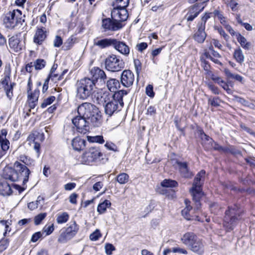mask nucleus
Segmentation results:
<instances>
[{
	"label": "nucleus",
	"mask_w": 255,
	"mask_h": 255,
	"mask_svg": "<svg viewBox=\"0 0 255 255\" xmlns=\"http://www.w3.org/2000/svg\"><path fill=\"white\" fill-rule=\"evenodd\" d=\"M11 68L9 64L6 65L4 71V77L0 82V89H3L7 97L11 99L13 96V87L15 85L10 82Z\"/></svg>",
	"instance_id": "1a4fd4ad"
},
{
	"label": "nucleus",
	"mask_w": 255,
	"mask_h": 255,
	"mask_svg": "<svg viewBox=\"0 0 255 255\" xmlns=\"http://www.w3.org/2000/svg\"><path fill=\"white\" fill-rule=\"evenodd\" d=\"M209 102L212 106L217 107L220 105V100L217 97L212 99H209Z\"/></svg>",
	"instance_id": "69168bd1"
},
{
	"label": "nucleus",
	"mask_w": 255,
	"mask_h": 255,
	"mask_svg": "<svg viewBox=\"0 0 255 255\" xmlns=\"http://www.w3.org/2000/svg\"><path fill=\"white\" fill-rule=\"evenodd\" d=\"M27 94L28 101L30 107L29 112H30V110L33 109L37 105L39 95V90L38 89H36L33 92H29V93Z\"/></svg>",
	"instance_id": "aec40b11"
},
{
	"label": "nucleus",
	"mask_w": 255,
	"mask_h": 255,
	"mask_svg": "<svg viewBox=\"0 0 255 255\" xmlns=\"http://www.w3.org/2000/svg\"><path fill=\"white\" fill-rule=\"evenodd\" d=\"M86 141L80 137H75L72 141V146L75 150H83L85 147Z\"/></svg>",
	"instance_id": "c756f323"
},
{
	"label": "nucleus",
	"mask_w": 255,
	"mask_h": 255,
	"mask_svg": "<svg viewBox=\"0 0 255 255\" xmlns=\"http://www.w3.org/2000/svg\"><path fill=\"white\" fill-rule=\"evenodd\" d=\"M69 218V214L67 212L59 213L56 215V221L58 224L66 223Z\"/></svg>",
	"instance_id": "f704fd0d"
},
{
	"label": "nucleus",
	"mask_w": 255,
	"mask_h": 255,
	"mask_svg": "<svg viewBox=\"0 0 255 255\" xmlns=\"http://www.w3.org/2000/svg\"><path fill=\"white\" fill-rule=\"evenodd\" d=\"M105 65L107 70L113 72H119L125 67L123 59L115 54L110 55L106 58Z\"/></svg>",
	"instance_id": "6e6552de"
},
{
	"label": "nucleus",
	"mask_w": 255,
	"mask_h": 255,
	"mask_svg": "<svg viewBox=\"0 0 255 255\" xmlns=\"http://www.w3.org/2000/svg\"><path fill=\"white\" fill-rule=\"evenodd\" d=\"M103 154L98 147H91L81 155L80 158V162L85 164L90 165L100 160Z\"/></svg>",
	"instance_id": "0eeeda50"
},
{
	"label": "nucleus",
	"mask_w": 255,
	"mask_h": 255,
	"mask_svg": "<svg viewBox=\"0 0 255 255\" xmlns=\"http://www.w3.org/2000/svg\"><path fill=\"white\" fill-rule=\"evenodd\" d=\"M101 236V234L99 230L97 229L94 232L92 233L90 236V239L91 241H97Z\"/></svg>",
	"instance_id": "3c124183"
},
{
	"label": "nucleus",
	"mask_w": 255,
	"mask_h": 255,
	"mask_svg": "<svg viewBox=\"0 0 255 255\" xmlns=\"http://www.w3.org/2000/svg\"><path fill=\"white\" fill-rule=\"evenodd\" d=\"M63 43L61 37L58 35L56 36L54 40V46L55 47H60Z\"/></svg>",
	"instance_id": "13d9d810"
},
{
	"label": "nucleus",
	"mask_w": 255,
	"mask_h": 255,
	"mask_svg": "<svg viewBox=\"0 0 255 255\" xmlns=\"http://www.w3.org/2000/svg\"><path fill=\"white\" fill-rule=\"evenodd\" d=\"M117 4L111 12L112 18L117 22L125 21L128 18V15L126 7L129 3V0H115Z\"/></svg>",
	"instance_id": "39448f33"
},
{
	"label": "nucleus",
	"mask_w": 255,
	"mask_h": 255,
	"mask_svg": "<svg viewBox=\"0 0 255 255\" xmlns=\"http://www.w3.org/2000/svg\"><path fill=\"white\" fill-rule=\"evenodd\" d=\"M134 80L133 73L129 70H124L121 75V82L124 86L129 87L132 85Z\"/></svg>",
	"instance_id": "2eb2a0df"
},
{
	"label": "nucleus",
	"mask_w": 255,
	"mask_h": 255,
	"mask_svg": "<svg viewBox=\"0 0 255 255\" xmlns=\"http://www.w3.org/2000/svg\"><path fill=\"white\" fill-rule=\"evenodd\" d=\"M47 214L46 213H40L36 216L34 218V223L36 225H39L41 221L46 217Z\"/></svg>",
	"instance_id": "49530a36"
},
{
	"label": "nucleus",
	"mask_w": 255,
	"mask_h": 255,
	"mask_svg": "<svg viewBox=\"0 0 255 255\" xmlns=\"http://www.w3.org/2000/svg\"><path fill=\"white\" fill-rule=\"evenodd\" d=\"M190 201L185 200V207L182 210V216L187 220L197 219L198 218V212L200 210L196 209V206L194 209L190 205Z\"/></svg>",
	"instance_id": "9b49d317"
},
{
	"label": "nucleus",
	"mask_w": 255,
	"mask_h": 255,
	"mask_svg": "<svg viewBox=\"0 0 255 255\" xmlns=\"http://www.w3.org/2000/svg\"><path fill=\"white\" fill-rule=\"evenodd\" d=\"M101 113H84L81 115L78 113V115L72 120V123L76 127L77 131L86 134L89 132V123L91 122L94 127H99L102 122Z\"/></svg>",
	"instance_id": "f03ea898"
},
{
	"label": "nucleus",
	"mask_w": 255,
	"mask_h": 255,
	"mask_svg": "<svg viewBox=\"0 0 255 255\" xmlns=\"http://www.w3.org/2000/svg\"><path fill=\"white\" fill-rule=\"evenodd\" d=\"M203 140H205L204 141V146L205 147V145L208 146L213 141V140L209 136L206 135V134L204 133L202 137Z\"/></svg>",
	"instance_id": "bf43d9fd"
},
{
	"label": "nucleus",
	"mask_w": 255,
	"mask_h": 255,
	"mask_svg": "<svg viewBox=\"0 0 255 255\" xmlns=\"http://www.w3.org/2000/svg\"><path fill=\"white\" fill-rule=\"evenodd\" d=\"M48 77L54 82H56V80H60L62 79L61 76H59L54 73H50Z\"/></svg>",
	"instance_id": "338daca9"
},
{
	"label": "nucleus",
	"mask_w": 255,
	"mask_h": 255,
	"mask_svg": "<svg viewBox=\"0 0 255 255\" xmlns=\"http://www.w3.org/2000/svg\"><path fill=\"white\" fill-rule=\"evenodd\" d=\"M212 148L218 150L222 149V147L214 141H213L209 145H205V149L207 150H210Z\"/></svg>",
	"instance_id": "09e8293b"
},
{
	"label": "nucleus",
	"mask_w": 255,
	"mask_h": 255,
	"mask_svg": "<svg viewBox=\"0 0 255 255\" xmlns=\"http://www.w3.org/2000/svg\"><path fill=\"white\" fill-rule=\"evenodd\" d=\"M129 180V176L126 173H122L119 174L116 177V180L120 184H124L127 183Z\"/></svg>",
	"instance_id": "58836bf2"
},
{
	"label": "nucleus",
	"mask_w": 255,
	"mask_h": 255,
	"mask_svg": "<svg viewBox=\"0 0 255 255\" xmlns=\"http://www.w3.org/2000/svg\"><path fill=\"white\" fill-rule=\"evenodd\" d=\"M35 70H41L43 68L46 64V62L43 59H37L33 63Z\"/></svg>",
	"instance_id": "79ce46f5"
},
{
	"label": "nucleus",
	"mask_w": 255,
	"mask_h": 255,
	"mask_svg": "<svg viewBox=\"0 0 255 255\" xmlns=\"http://www.w3.org/2000/svg\"><path fill=\"white\" fill-rule=\"evenodd\" d=\"M176 163L182 176L185 178H190L192 176L191 172L188 169V164L186 162L177 161Z\"/></svg>",
	"instance_id": "5701e85b"
},
{
	"label": "nucleus",
	"mask_w": 255,
	"mask_h": 255,
	"mask_svg": "<svg viewBox=\"0 0 255 255\" xmlns=\"http://www.w3.org/2000/svg\"><path fill=\"white\" fill-rule=\"evenodd\" d=\"M124 24L120 22L114 20L112 18H104L102 20V26L105 31H117L122 28Z\"/></svg>",
	"instance_id": "f8f14e48"
},
{
	"label": "nucleus",
	"mask_w": 255,
	"mask_h": 255,
	"mask_svg": "<svg viewBox=\"0 0 255 255\" xmlns=\"http://www.w3.org/2000/svg\"><path fill=\"white\" fill-rule=\"evenodd\" d=\"M9 45L14 52H19L24 47V42L20 35H16L9 39Z\"/></svg>",
	"instance_id": "ddd939ff"
},
{
	"label": "nucleus",
	"mask_w": 255,
	"mask_h": 255,
	"mask_svg": "<svg viewBox=\"0 0 255 255\" xmlns=\"http://www.w3.org/2000/svg\"><path fill=\"white\" fill-rule=\"evenodd\" d=\"M241 211L237 206L229 207L228 210L226 212L224 220V226L228 231L234 229L237 225L238 222L240 220L239 218L241 215Z\"/></svg>",
	"instance_id": "423d86ee"
},
{
	"label": "nucleus",
	"mask_w": 255,
	"mask_h": 255,
	"mask_svg": "<svg viewBox=\"0 0 255 255\" xmlns=\"http://www.w3.org/2000/svg\"><path fill=\"white\" fill-rule=\"evenodd\" d=\"M113 47L119 53L125 56H128L129 53V46L125 42L117 39L114 38Z\"/></svg>",
	"instance_id": "dca6fc26"
},
{
	"label": "nucleus",
	"mask_w": 255,
	"mask_h": 255,
	"mask_svg": "<svg viewBox=\"0 0 255 255\" xmlns=\"http://www.w3.org/2000/svg\"><path fill=\"white\" fill-rule=\"evenodd\" d=\"M191 195L193 198V201H194L195 205L196 206V209L200 210L201 204L200 203V199L202 197L203 193L202 191V187H199V186L194 188V186H192V187L190 190Z\"/></svg>",
	"instance_id": "a211bd4d"
},
{
	"label": "nucleus",
	"mask_w": 255,
	"mask_h": 255,
	"mask_svg": "<svg viewBox=\"0 0 255 255\" xmlns=\"http://www.w3.org/2000/svg\"><path fill=\"white\" fill-rule=\"evenodd\" d=\"M178 185L177 181L172 179H164L161 182V186L163 187H175Z\"/></svg>",
	"instance_id": "4c0bfd02"
},
{
	"label": "nucleus",
	"mask_w": 255,
	"mask_h": 255,
	"mask_svg": "<svg viewBox=\"0 0 255 255\" xmlns=\"http://www.w3.org/2000/svg\"><path fill=\"white\" fill-rule=\"evenodd\" d=\"M55 100L54 96H50L45 99L41 105V107L43 108L46 107L47 106L51 104Z\"/></svg>",
	"instance_id": "c03bdc74"
},
{
	"label": "nucleus",
	"mask_w": 255,
	"mask_h": 255,
	"mask_svg": "<svg viewBox=\"0 0 255 255\" xmlns=\"http://www.w3.org/2000/svg\"><path fill=\"white\" fill-rule=\"evenodd\" d=\"M99 108L90 103L85 102L77 107V112H94Z\"/></svg>",
	"instance_id": "cd10ccee"
},
{
	"label": "nucleus",
	"mask_w": 255,
	"mask_h": 255,
	"mask_svg": "<svg viewBox=\"0 0 255 255\" xmlns=\"http://www.w3.org/2000/svg\"><path fill=\"white\" fill-rule=\"evenodd\" d=\"M105 248L106 253L108 255H111L112 254V252L115 249L114 246L111 244H107L105 245Z\"/></svg>",
	"instance_id": "6e6d98bb"
},
{
	"label": "nucleus",
	"mask_w": 255,
	"mask_h": 255,
	"mask_svg": "<svg viewBox=\"0 0 255 255\" xmlns=\"http://www.w3.org/2000/svg\"><path fill=\"white\" fill-rule=\"evenodd\" d=\"M229 85L233 87L232 84L230 82H226L225 81L220 85L228 94H231L232 93V90L229 88Z\"/></svg>",
	"instance_id": "de8ad7c7"
},
{
	"label": "nucleus",
	"mask_w": 255,
	"mask_h": 255,
	"mask_svg": "<svg viewBox=\"0 0 255 255\" xmlns=\"http://www.w3.org/2000/svg\"><path fill=\"white\" fill-rule=\"evenodd\" d=\"M0 145L2 152H5L9 147V142L7 138H0Z\"/></svg>",
	"instance_id": "a19ab883"
},
{
	"label": "nucleus",
	"mask_w": 255,
	"mask_h": 255,
	"mask_svg": "<svg viewBox=\"0 0 255 255\" xmlns=\"http://www.w3.org/2000/svg\"><path fill=\"white\" fill-rule=\"evenodd\" d=\"M105 146L110 150L117 151L118 147L115 144L112 142H107L105 144Z\"/></svg>",
	"instance_id": "5fc2aeb1"
},
{
	"label": "nucleus",
	"mask_w": 255,
	"mask_h": 255,
	"mask_svg": "<svg viewBox=\"0 0 255 255\" xmlns=\"http://www.w3.org/2000/svg\"><path fill=\"white\" fill-rule=\"evenodd\" d=\"M153 88L152 85H148L145 89V92L146 95L150 98H153L154 96V92L153 90Z\"/></svg>",
	"instance_id": "864d4df0"
},
{
	"label": "nucleus",
	"mask_w": 255,
	"mask_h": 255,
	"mask_svg": "<svg viewBox=\"0 0 255 255\" xmlns=\"http://www.w3.org/2000/svg\"><path fill=\"white\" fill-rule=\"evenodd\" d=\"M147 44L146 42H141L136 45V49L139 52H142L147 47Z\"/></svg>",
	"instance_id": "052dcab7"
},
{
	"label": "nucleus",
	"mask_w": 255,
	"mask_h": 255,
	"mask_svg": "<svg viewBox=\"0 0 255 255\" xmlns=\"http://www.w3.org/2000/svg\"><path fill=\"white\" fill-rule=\"evenodd\" d=\"M107 86L111 92L115 93L116 95L120 88V83L119 80L112 78L107 81Z\"/></svg>",
	"instance_id": "c85d7f7f"
},
{
	"label": "nucleus",
	"mask_w": 255,
	"mask_h": 255,
	"mask_svg": "<svg viewBox=\"0 0 255 255\" xmlns=\"http://www.w3.org/2000/svg\"><path fill=\"white\" fill-rule=\"evenodd\" d=\"M91 74L95 81L98 79L104 80L106 78V75L105 72L98 67L93 68L91 71Z\"/></svg>",
	"instance_id": "7c9ffc66"
},
{
	"label": "nucleus",
	"mask_w": 255,
	"mask_h": 255,
	"mask_svg": "<svg viewBox=\"0 0 255 255\" xmlns=\"http://www.w3.org/2000/svg\"><path fill=\"white\" fill-rule=\"evenodd\" d=\"M78 194L75 193H73L69 196V202L73 204H77V198L78 197Z\"/></svg>",
	"instance_id": "774afa93"
},
{
	"label": "nucleus",
	"mask_w": 255,
	"mask_h": 255,
	"mask_svg": "<svg viewBox=\"0 0 255 255\" xmlns=\"http://www.w3.org/2000/svg\"><path fill=\"white\" fill-rule=\"evenodd\" d=\"M172 252L174 253H179L184 255H187L188 252L184 248H181L178 246L174 247L172 249Z\"/></svg>",
	"instance_id": "603ef678"
},
{
	"label": "nucleus",
	"mask_w": 255,
	"mask_h": 255,
	"mask_svg": "<svg viewBox=\"0 0 255 255\" xmlns=\"http://www.w3.org/2000/svg\"><path fill=\"white\" fill-rule=\"evenodd\" d=\"M237 39L241 46L245 50H249L251 47L252 44L250 42L247 41L246 38L240 33L236 34Z\"/></svg>",
	"instance_id": "473e14b6"
},
{
	"label": "nucleus",
	"mask_w": 255,
	"mask_h": 255,
	"mask_svg": "<svg viewBox=\"0 0 255 255\" xmlns=\"http://www.w3.org/2000/svg\"><path fill=\"white\" fill-rule=\"evenodd\" d=\"M205 175V171L203 170L200 171L196 175L194 179V182L193 183V186L196 188L197 186L199 187H202L204 180V177Z\"/></svg>",
	"instance_id": "2f4dec72"
},
{
	"label": "nucleus",
	"mask_w": 255,
	"mask_h": 255,
	"mask_svg": "<svg viewBox=\"0 0 255 255\" xmlns=\"http://www.w3.org/2000/svg\"><path fill=\"white\" fill-rule=\"evenodd\" d=\"M114 38L95 39L94 40V45L100 48L104 49L110 46H113Z\"/></svg>",
	"instance_id": "4be33fe9"
},
{
	"label": "nucleus",
	"mask_w": 255,
	"mask_h": 255,
	"mask_svg": "<svg viewBox=\"0 0 255 255\" xmlns=\"http://www.w3.org/2000/svg\"><path fill=\"white\" fill-rule=\"evenodd\" d=\"M42 236V233L40 232H37L34 233L31 237V241L33 243L37 242Z\"/></svg>",
	"instance_id": "0e129e2a"
},
{
	"label": "nucleus",
	"mask_w": 255,
	"mask_h": 255,
	"mask_svg": "<svg viewBox=\"0 0 255 255\" xmlns=\"http://www.w3.org/2000/svg\"><path fill=\"white\" fill-rule=\"evenodd\" d=\"M46 37L44 28H38L34 36V42L41 44Z\"/></svg>",
	"instance_id": "a878e982"
},
{
	"label": "nucleus",
	"mask_w": 255,
	"mask_h": 255,
	"mask_svg": "<svg viewBox=\"0 0 255 255\" xmlns=\"http://www.w3.org/2000/svg\"><path fill=\"white\" fill-rule=\"evenodd\" d=\"M68 226L59 236L58 241L61 244L66 243L73 238L77 234L79 228L75 221L69 223Z\"/></svg>",
	"instance_id": "9d476101"
},
{
	"label": "nucleus",
	"mask_w": 255,
	"mask_h": 255,
	"mask_svg": "<svg viewBox=\"0 0 255 255\" xmlns=\"http://www.w3.org/2000/svg\"><path fill=\"white\" fill-rule=\"evenodd\" d=\"M42 137V135H40L38 132H35L32 133L29 135L27 137V141L29 142H33V143L36 142V139L39 137Z\"/></svg>",
	"instance_id": "a18cd8bd"
},
{
	"label": "nucleus",
	"mask_w": 255,
	"mask_h": 255,
	"mask_svg": "<svg viewBox=\"0 0 255 255\" xmlns=\"http://www.w3.org/2000/svg\"><path fill=\"white\" fill-rule=\"evenodd\" d=\"M134 66L135 70L136 73L138 77L140 72L141 69V63L138 59L134 60Z\"/></svg>",
	"instance_id": "8fccbe9b"
},
{
	"label": "nucleus",
	"mask_w": 255,
	"mask_h": 255,
	"mask_svg": "<svg viewBox=\"0 0 255 255\" xmlns=\"http://www.w3.org/2000/svg\"><path fill=\"white\" fill-rule=\"evenodd\" d=\"M198 30L194 34V38L198 43H203L206 37V33L205 32V28L201 25V26H197Z\"/></svg>",
	"instance_id": "393cba45"
},
{
	"label": "nucleus",
	"mask_w": 255,
	"mask_h": 255,
	"mask_svg": "<svg viewBox=\"0 0 255 255\" xmlns=\"http://www.w3.org/2000/svg\"><path fill=\"white\" fill-rule=\"evenodd\" d=\"M184 122L183 119L178 120V118H175L174 119V123L176 125V127L181 131L183 130L184 127L182 126V123Z\"/></svg>",
	"instance_id": "4d7b16f0"
},
{
	"label": "nucleus",
	"mask_w": 255,
	"mask_h": 255,
	"mask_svg": "<svg viewBox=\"0 0 255 255\" xmlns=\"http://www.w3.org/2000/svg\"><path fill=\"white\" fill-rule=\"evenodd\" d=\"M12 193L10 185L5 181L0 182V194L3 196H9Z\"/></svg>",
	"instance_id": "bb28decb"
},
{
	"label": "nucleus",
	"mask_w": 255,
	"mask_h": 255,
	"mask_svg": "<svg viewBox=\"0 0 255 255\" xmlns=\"http://www.w3.org/2000/svg\"><path fill=\"white\" fill-rule=\"evenodd\" d=\"M19 160L24 164L16 161L14 162L13 167H5L3 170L2 177L4 179L12 182L22 180L23 184L24 185L28 180L30 170L25 166V164H27V157L25 156H20Z\"/></svg>",
	"instance_id": "f257e3e1"
},
{
	"label": "nucleus",
	"mask_w": 255,
	"mask_h": 255,
	"mask_svg": "<svg viewBox=\"0 0 255 255\" xmlns=\"http://www.w3.org/2000/svg\"><path fill=\"white\" fill-rule=\"evenodd\" d=\"M234 58L237 62L242 65L245 60V56L243 54L242 50L240 48L235 49L233 53Z\"/></svg>",
	"instance_id": "72a5a7b5"
},
{
	"label": "nucleus",
	"mask_w": 255,
	"mask_h": 255,
	"mask_svg": "<svg viewBox=\"0 0 255 255\" xmlns=\"http://www.w3.org/2000/svg\"><path fill=\"white\" fill-rule=\"evenodd\" d=\"M34 66L32 62H30L27 64H26L25 66L24 69L21 70L22 72H26L28 73H31Z\"/></svg>",
	"instance_id": "e2e57ef3"
},
{
	"label": "nucleus",
	"mask_w": 255,
	"mask_h": 255,
	"mask_svg": "<svg viewBox=\"0 0 255 255\" xmlns=\"http://www.w3.org/2000/svg\"><path fill=\"white\" fill-rule=\"evenodd\" d=\"M2 19L4 26L10 29L22 25L24 21L21 11L18 9H14L5 13L2 16Z\"/></svg>",
	"instance_id": "20e7f679"
},
{
	"label": "nucleus",
	"mask_w": 255,
	"mask_h": 255,
	"mask_svg": "<svg viewBox=\"0 0 255 255\" xmlns=\"http://www.w3.org/2000/svg\"><path fill=\"white\" fill-rule=\"evenodd\" d=\"M77 97L85 100L95 92V81L85 78L77 82L76 84Z\"/></svg>",
	"instance_id": "7ed1b4c3"
},
{
	"label": "nucleus",
	"mask_w": 255,
	"mask_h": 255,
	"mask_svg": "<svg viewBox=\"0 0 255 255\" xmlns=\"http://www.w3.org/2000/svg\"><path fill=\"white\" fill-rule=\"evenodd\" d=\"M87 140L90 142H96L102 144L105 141L102 135H96L94 136H87Z\"/></svg>",
	"instance_id": "ea45409f"
},
{
	"label": "nucleus",
	"mask_w": 255,
	"mask_h": 255,
	"mask_svg": "<svg viewBox=\"0 0 255 255\" xmlns=\"http://www.w3.org/2000/svg\"><path fill=\"white\" fill-rule=\"evenodd\" d=\"M224 73L228 78L234 79L239 82L243 83L244 78L237 74H233L228 69H224Z\"/></svg>",
	"instance_id": "e433bc0d"
},
{
	"label": "nucleus",
	"mask_w": 255,
	"mask_h": 255,
	"mask_svg": "<svg viewBox=\"0 0 255 255\" xmlns=\"http://www.w3.org/2000/svg\"><path fill=\"white\" fill-rule=\"evenodd\" d=\"M211 12H206L204 16L201 18V21L199 22L197 26H201V25L203 26V28H205V25L207 20L211 17Z\"/></svg>",
	"instance_id": "37998d69"
},
{
	"label": "nucleus",
	"mask_w": 255,
	"mask_h": 255,
	"mask_svg": "<svg viewBox=\"0 0 255 255\" xmlns=\"http://www.w3.org/2000/svg\"><path fill=\"white\" fill-rule=\"evenodd\" d=\"M105 98L103 96H102L100 99V102L103 103V106L105 107V112H116L118 110V102L116 100H114L111 102H109L106 104Z\"/></svg>",
	"instance_id": "b1692460"
},
{
	"label": "nucleus",
	"mask_w": 255,
	"mask_h": 255,
	"mask_svg": "<svg viewBox=\"0 0 255 255\" xmlns=\"http://www.w3.org/2000/svg\"><path fill=\"white\" fill-rule=\"evenodd\" d=\"M198 238L194 233L187 232L182 236L181 241L184 245L189 249Z\"/></svg>",
	"instance_id": "6ab92c4d"
},
{
	"label": "nucleus",
	"mask_w": 255,
	"mask_h": 255,
	"mask_svg": "<svg viewBox=\"0 0 255 255\" xmlns=\"http://www.w3.org/2000/svg\"><path fill=\"white\" fill-rule=\"evenodd\" d=\"M189 249L193 253L198 255H203L204 254L205 250V243L202 239L198 238L194 242Z\"/></svg>",
	"instance_id": "f3484780"
},
{
	"label": "nucleus",
	"mask_w": 255,
	"mask_h": 255,
	"mask_svg": "<svg viewBox=\"0 0 255 255\" xmlns=\"http://www.w3.org/2000/svg\"><path fill=\"white\" fill-rule=\"evenodd\" d=\"M43 232L46 233V235H50L54 231V226L52 224L50 226L48 227L45 226L43 228Z\"/></svg>",
	"instance_id": "680f3d73"
},
{
	"label": "nucleus",
	"mask_w": 255,
	"mask_h": 255,
	"mask_svg": "<svg viewBox=\"0 0 255 255\" xmlns=\"http://www.w3.org/2000/svg\"><path fill=\"white\" fill-rule=\"evenodd\" d=\"M111 203L110 201L105 200L103 202L98 205L97 211L100 214H103L106 212L107 208H109L111 206Z\"/></svg>",
	"instance_id": "c9c22d12"
},
{
	"label": "nucleus",
	"mask_w": 255,
	"mask_h": 255,
	"mask_svg": "<svg viewBox=\"0 0 255 255\" xmlns=\"http://www.w3.org/2000/svg\"><path fill=\"white\" fill-rule=\"evenodd\" d=\"M204 3L205 2H203L202 4ZM201 5V4L196 3L189 8L188 11L185 16V18L188 21H193L194 19L198 15L200 12L203 10L204 6H203L202 7H200Z\"/></svg>",
	"instance_id": "4468645a"
},
{
	"label": "nucleus",
	"mask_w": 255,
	"mask_h": 255,
	"mask_svg": "<svg viewBox=\"0 0 255 255\" xmlns=\"http://www.w3.org/2000/svg\"><path fill=\"white\" fill-rule=\"evenodd\" d=\"M205 55L207 58L210 59L214 63L219 65L222 64L219 60V58H221V55L214 50L212 45L209 47V51L205 52Z\"/></svg>",
	"instance_id": "412c9836"
}]
</instances>
